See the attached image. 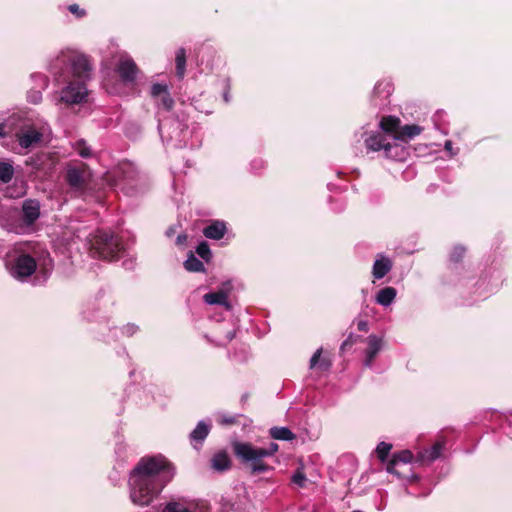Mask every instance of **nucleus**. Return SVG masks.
Segmentation results:
<instances>
[{
  "label": "nucleus",
  "instance_id": "nucleus-1",
  "mask_svg": "<svg viewBox=\"0 0 512 512\" xmlns=\"http://www.w3.org/2000/svg\"><path fill=\"white\" fill-rule=\"evenodd\" d=\"M174 475V467L162 455L141 458L129 475L131 501L139 506L149 505Z\"/></svg>",
  "mask_w": 512,
  "mask_h": 512
},
{
  "label": "nucleus",
  "instance_id": "nucleus-2",
  "mask_svg": "<svg viewBox=\"0 0 512 512\" xmlns=\"http://www.w3.org/2000/svg\"><path fill=\"white\" fill-rule=\"evenodd\" d=\"M52 70L64 79L71 74L77 79L76 81L84 82L89 77L91 65L85 55L75 51H65L55 59Z\"/></svg>",
  "mask_w": 512,
  "mask_h": 512
},
{
  "label": "nucleus",
  "instance_id": "nucleus-3",
  "mask_svg": "<svg viewBox=\"0 0 512 512\" xmlns=\"http://www.w3.org/2000/svg\"><path fill=\"white\" fill-rule=\"evenodd\" d=\"M89 243L90 253L94 258L115 261L125 252L120 237L109 231L98 230Z\"/></svg>",
  "mask_w": 512,
  "mask_h": 512
},
{
  "label": "nucleus",
  "instance_id": "nucleus-4",
  "mask_svg": "<svg viewBox=\"0 0 512 512\" xmlns=\"http://www.w3.org/2000/svg\"><path fill=\"white\" fill-rule=\"evenodd\" d=\"M234 454L243 463L249 465L252 474L264 473L270 470V466L264 462V456L260 447L248 442H235L232 445Z\"/></svg>",
  "mask_w": 512,
  "mask_h": 512
},
{
  "label": "nucleus",
  "instance_id": "nucleus-5",
  "mask_svg": "<svg viewBox=\"0 0 512 512\" xmlns=\"http://www.w3.org/2000/svg\"><path fill=\"white\" fill-rule=\"evenodd\" d=\"M368 150H383L387 158L403 161L406 157L404 147L396 142V138L383 132H375L365 139Z\"/></svg>",
  "mask_w": 512,
  "mask_h": 512
},
{
  "label": "nucleus",
  "instance_id": "nucleus-6",
  "mask_svg": "<svg viewBox=\"0 0 512 512\" xmlns=\"http://www.w3.org/2000/svg\"><path fill=\"white\" fill-rule=\"evenodd\" d=\"M115 186L127 195H134L139 181V175L133 164L121 163L114 172Z\"/></svg>",
  "mask_w": 512,
  "mask_h": 512
},
{
  "label": "nucleus",
  "instance_id": "nucleus-7",
  "mask_svg": "<svg viewBox=\"0 0 512 512\" xmlns=\"http://www.w3.org/2000/svg\"><path fill=\"white\" fill-rule=\"evenodd\" d=\"M162 512H210V509L204 501L179 497L168 501Z\"/></svg>",
  "mask_w": 512,
  "mask_h": 512
},
{
  "label": "nucleus",
  "instance_id": "nucleus-8",
  "mask_svg": "<svg viewBox=\"0 0 512 512\" xmlns=\"http://www.w3.org/2000/svg\"><path fill=\"white\" fill-rule=\"evenodd\" d=\"M88 96L85 83L82 81H69L68 85L62 89L60 100L67 104L82 103Z\"/></svg>",
  "mask_w": 512,
  "mask_h": 512
},
{
  "label": "nucleus",
  "instance_id": "nucleus-9",
  "mask_svg": "<svg viewBox=\"0 0 512 512\" xmlns=\"http://www.w3.org/2000/svg\"><path fill=\"white\" fill-rule=\"evenodd\" d=\"M36 267L37 264L33 257L28 254H21L15 259L10 273L14 278L23 280L31 276L35 272Z\"/></svg>",
  "mask_w": 512,
  "mask_h": 512
},
{
  "label": "nucleus",
  "instance_id": "nucleus-10",
  "mask_svg": "<svg viewBox=\"0 0 512 512\" xmlns=\"http://www.w3.org/2000/svg\"><path fill=\"white\" fill-rule=\"evenodd\" d=\"M41 138L42 134L37 129L30 126L23 127L17 133L19 145L24 149H28L35 146L41 141Z\"/></svg>",
  "mask_w": 512,
  "mask_h": 512
},
{
  "label": "nucleus",
  "instance_id": "nucleus-11",
  "mask_svg": "<svg viewBox=\"0 0 512 512\" xmlns=\"http://www.w3.org/2000/svg\"><path fill=\"white\" fill-rule=\"evenodd\" d=\"M40 216V203L34 199H27L22 205V221L25 226H32Z\"/></svg>",
  "mask_w": 512,
  "mask_h": 512
},
{
  "label": "nucleus",
  "instance_id": "nucleus-12",
  "mask_svg": "<svg viewBox=\"0 0 512 512\" xmlns=\"http://www.w3.org/2000/svg\"><path fill=\"white\" fill-rule=\"evenodd\" d=\"M87 172L84 168L71 166L66 172V181L73 189L80 190L86 182Z\"/></svg>",
  "mask_w": 512,
  "mask_h": 512
},
{
  "label": "nucleus",
  "instance_id": "nucleus-13",
  "mask_svg": "<svg viewBox=\"0 0 512 512\" xmlns=\"http://www.w3.org/2000/svg\"><path fill=\"white\" fill-rule=\"evenodd\" d=\"M413 454L409 450H403L398 453H395L392 459L387 464V471L391 474H394L398 477H401V473L397 470V466L399 464H408L412 461Z\"/></svg>",
  "mask_w": 512,
  "mask_h": 512
},
{
  "label": "nucleus",
  "instance_id": "nucleus-14",
  "mask_svg": "<svg viewBox=\"0 0 512 512\" xmlns=\"http://www.w3.org/2000/svg\"><path fill=\"white\" fill-rule=\"evenodd\" d=\"M118 73L125 82H132L136 78L137 66L130 58L121 59L118 64Z\"/></svg>",
  "mask_w": 512,
  "mask_h": 512
},
{
  "label": "nucleus",
  "instance_id": "nucleus-15",
  "mask_svg": "<svg viewBox=\"0 0 512 512\" xmlns=\"http://www.w3.org/2000/svg\"><path fill=\"white\" fill-rule=\"evenodd\" d=\"M445 446V440L439 439L431 448L424 449L419 452L418 459L421 462L431 463L441 456L442 450Z\"/></svg>",
  "mask_w": 512,
  "mask_h": 512
},
{
  "label": "nucleus",
  "instance_id": "nucleus-16",
  "mask_svg": "<svg viewBox=\"0 0 512 512\" xmlns=\"http://www.w3.org/2000/svg\"><path fill=\"white\" fill-rule=\"evenodd\" d=\"M367 343L368 347L366 350V359L364 361V365L366 367H371L376 355L382 348V339L376 335H370L367 338Z\"/></svg>",
  "mask_w": 512,
  "mask_h": 512
},
{
  "label": "nucleus",
  "instance_id": "nucleus-17",
  "mask_svg": "<svg viewBox=\"0 0 512 512\" xmlns=\"http://www.w3.org/2000/svg\"><path fill=\"white\" fill-rule=\"evenodd\" d=\"M204 301L209 305H222L227 310L231 309V305L228 302V294L226 291L220 290L217 292H211L204 295Z\"/></svg>",
  "mask_w": 512,
  "mask_h": 512
},
{
  "label": "nucleus",
  "instance_id": "nucleus-18",
  "mask_svg": "<svg viewBox=\"0 0 512 512\" xmlns=\"http://www.w3.org/2000/svg\"><path fill=\"white\" fill-rule=\"evenodd\" d=\"M226 233V226L225 223L222 221H214L210 225H208L204 231L203 234L205 237L209 239L219 240L223 238V236Z\"/></svg>",
  "mask_w": 512,
  "mask_h": 512
},
{
  "label": "nucleus",
  "instance_id": "nucleus-19",
  "mask_svg": "<svg viewBox=\"0 0 512 512\" xmlns=\"http://www.w3.org/2000/svg\"><path fill=\"white\" fill-rule=\"evenodd\" d=\"M392 269L390 259L382 257L374 262L372 274L376 279H382Z\"/></svg>",
  "mask_w": 512,
  "mask_h": 512
},
{
  "label": "nucleus",
  "instance_id": "nucleus-20",
  "mask_svg": "<svg viewBox=\"0 0 512 512\" xmlns=\"http://www.w3.org/2000/svg\"><path fill=\"white\" fill-rule=\"evenodd\" d=\"M210 432V424L205 421H200L195 429L190 433V440L192 443H202Z\"/></svg>",
  "mask_w": 512,
  "mask_h": 512
},
{
  "label": "nucleus",
  "instance_id": "nucleus-21",
  "mask_svg": "<svg viewBox=\"0 0 512 512\" xmlns=\"http://www.w3.org/2000/svg\"><path fill=\"white\" fill-rule=\"evenodd\" d=\"M397 291L393 287H385L378 291L376 302L384 307L389 306L395 299Z\"/></svg>",
  "mask_w": 512,
  "mask_h": 512
},
{
  "label": "nucleus",
  "instance_id": "nucleus-22",
  "mask_svg": "<svg viewBox=\"0 0 512 512\" xmlns=\"http://www.w3.org/2000/svg\"><path fill=\"white\" fill-rule=\"evenodd\" d=\"M211 465L214 470L225 471L230 468L231 461L226 452L220 451L213 456Z\"/></svg>",
  "mask_w": 512,
  "mask_h": 512
},
{
  "label": "nucleus",
  "instance_id": "nucleus-23",
  "mask_svg": "<svg viewBox=\"0 0 512 512\" xmlns=\"http://www.w3.org/2000/svg\"><path fill=\"white\" fill-rule=\"evenodd\" d=\"M270 436L276 440L291 441L295 439V434L287 427H272Z\"/></svg>",
  "mask_w": 512,
  "mask_h": 512
},
{
  "label": "nucleus",
  "instance_id": "nucleus-24",
  "mask_svg": "<svg viewBox=\"0 0 512 512\" xmlns=\"http://www.w3.org/2000/svg\"><path fill=\"white\" fill-rule=\"evenodd\" d=\"M422 131V128L418 125H405L401 128L399 134L396 138L397 140H407L412 139L415 136L419 135Z\"/></svg>",
  "mask_w": 512,
  "mask_h": 512
},
{
  "label": "nucleus",
  "instance_id": "nucleus-25",
  "mask_svg": "<svg viewBox=\"0 0 512 512\" xmlns=\"http://www.w3.org/2000/svg\"><path fill=\"white\" fill-rule=\"evenodd\" d=\"M399 124H400L399 118L394 117V116L383 117L380 121V127L382 129V132L388 133V135H390V133L396 131L397 128L399 127Z\"/></svg>",
  "mask_w": 512,
  "mask_h": 512
},
{
  "label": "nucleus",
  "instance_id": "nucleus-26",
  "mask_svg": "<svg viewBox=\"0 0 512 512\" xmlns=\"http://www.w3.org/2000/svg\"><path fill=\"white\" fill-rule=\"evenodd\" d=\"M184 267L189 272H203L205 271L204 264L192 252L184 262Z\"/></svg>",
  "mask_w": 512,
  "mask_h": 512
},
{
  "label": "nucleus",
  "instance_id": "nucleus-27",
  "mask_svg": "<svg viewBox=\"0 0 512 512\" xmlns=\"http://www.w3.org/2000/svg\"><path fill=\"white\" fill-rule=\"evenodd\" d=\"M176 74L179 78H183L186 71V51L184 48H179L176 52Z\"/></svg>",
  "mask_w": 512,
  "mask_h": 512
},
{
  "label": "nucleus",
  "instance_id": "nucleus-28",
  "mask_svg": "<svg viewBox=\"0 0 512 512\" xmlns=\"http://www.w3.org/2000/svg\"><path fill=\"white\" fill-rule=\"evenodd\" d=\"M14 176V167L10 162L0 161V182L9 183Z\"/></svg>",
  "mask_w": 512,
  "mask_h": 512
},
{
  "label": "nucleus",
  "instance_id": "nucleus-29",
  "mask_svg": "<svg viewBox=\"0 0 512 512\" xmlns=\"http://www.w3.org/2000/svg\"><path fill=\"white\" fill-rule=\"evenodd\" d=\"M393 90L392 84L387 81L378 82L374 87V95H378L382 100H387Z\"/></svg>",
  "mask_w": 512,
  "mask_h": 512
},
{
  "label": "nucleus",
  "instance_id": "nucleus-30",
  "mask_svg": "<svg viewBox=\"0 0 512 512\" xmlns=\"http://www.w3.org/2000/svg\"><path fill=\"white\" fill-rule=\"evenodd\" d=\"M74 151L83 158L92 156L90 147L86 144L85 140L79 139L72 144Z\"/></svg>",
  "mask_w": 512,
  "mask_h": 512
},
{
  "label": "nucleus",
  "instance_id": "nucleus-31",
  "mask_svg": "<svg viewBox=\"0 0 512 512\" xmlns=\"http://www.w3.org/2000/svg\"><path fill=\"white\" fill-rule=\"evenodd\" d=\"M322 353V349L319 348L316 350V352L312 355L310 359V368H314L319 364V368L323 370H327L330 367V363L327 362L325 359L320 361V356Z\"/></svg>",
  "mask_w": 512,
  "mask_h": 512
},
{
  "label": "nucleus",
  "instance_id": "nucleus-32",
  "mask_svg": "<svg viewBox=\"0 0 512 512\" xmlns=\"http://www.w3.org/2000/svg\"><path fill=\"white\" fill-rule=\"evenodd\" d=\"M240 414H226V413H218L217 414V421L221 425H234L238 423V418L241 417Z\"/></svg>",
  "mask_w": 512,
  "mask_h": 512
},
{
  "label": "nucleus",
  "instance_id": "nucleus-33",
  "mask_svg": "<svg viewBox=\"0 0 512 512\" xmlns=\"http://www.w3.org/2000/svg\"><path fill=\"white\" fill-rule=\"evenodd\" d=\"M392 449V445L386 442H380L377 445L376 453L380 461H386L390 450Z\"/></svg>",
  "mask_w": 512,
  "mask_h": 512
},
{
  "label": "nucleus",
  "instance_id": "nucleus-34",
  "mask_svg": "<svg viewBox=\"0 0 512 512\" xmlns=\"http://www.w3.org/2000/svg\"><path fill=\"white\" fill-rule=\"evenodd\" d=\"M196 253L205 261H209L212 255L206 242H202L197 246Z\"/></svg>",
  "mask_w": 512,
  "mask_h": 512
},
{
  "label": "nucleus",
  "instance_id": "nucleus-35",
  "mask_svg": "<svg viewBox=\"0 0 512 512\" xmlns=\"http://www.w3.org/2000/svg\"><path fill=\"white\" fill-rule=\"evenodd\" d=\"M158 99H159V103L164 107V109H166V110L172 109V107L174 105V101L171 98L168 91L165 92L163 95L159 96Z\"/></svg>",
  "mask_w": 512,
  "mask_h": 512
},
{
  "label": "nucleus",
  "instance_id": "nucleus-36",
  "mask_svg": "<svg viewBox=\"0 0 512 512\" xmlns=\"http://www.w3.org/2000/svg\"><path fill=\"white\" fill-rule=\"evenodd\" d=\"M28 101L32 104H38L42 100V93L39 89H31L27 95Z\"/></svg>",
  "mask_w": 512,
  "mask_h": 512
},
{
  "label": "nucleus",
  "instance_id": "nucleus-37",
  "mask_svg": "<svg viewBox=\"0 0 512 512\" xmlns=\"http://www.w3.org/2000/svg\"><path fill=\"white\" fill-rule=\"evenodd\" d=\"M167 91H168V88L164 84L156 83V84H153V86L151 87V95L154 98H158L159 96L163 95Z\"/></svg>",
  "mask_w": 512,
  "mask_h": 512
},
{
  "label": "nucleus",
  "instance_id": "nucleus-38",
  "mask_svg": "<svg viewBox=\"0 0 512 512\" xmlns=\"http://www.w3.org/2000/svg\"><path fill=\"white\" fill-rule=\"evenodd\" d=\"M260 448L262 449L264 456L271 457L278 451L279 446L277 443L270 442L268 446Z\"/></svg>",
  "mask_w": 512,
  "mask_h": 512
},
{
  "label": "nucleus",
  "instance_id": "nucleus-39",
  "mask_svg": "<svg viewBox=\"0 0 512 512\" xmlns=\"http://www.w3.org/2000/svg\"><path fill=\"white\" fill-rule=\"evenodd\" d=\"M306 480L305 474L300 470H297L292 477L293 483L299 487H304Z\"/></svg>",
  "mask_w": 512,
  "mask_h": 512
},
{
  "label": "nucleus",
  "instance_id": "nucleus-40",
  "mask_svg": "<svg viewBox=\"0 0 512 512\" xmlns=\"http://www.w3.org/2000/svg\"><path fill=\"white\" fill-rule=\"evenodd\" d=\"M465 253V248L462 247V246H456L454 247L452 253H451V260L454 261V262H458L464 255Z\"/></svg>",
  "mask_w": 512,
  "mask_h": 512
},
{
  "label": "nucleus",
  "instance_id": "nucleus-41",
  "mask_svg": "<svg viewBox=\"0 0 512 512\" xmlns=\"http://www.w3.org/2000/svg\"><path fill=\"white\" fill-rule=\"evenodd\" d=\"M32 77H33V79H35L38 88L44 89L47 87L48 79L45 75L36 74V75H33Z\"/></svg>",
  "mask_w": 512,
  "mask_h": 512
},
{
  "label": "nucleus",
  "instance_id": "nucleus-42",
  "mask_svg": "<svg viewBox=\"0 0 512 512\" xmlns=\"http://www.w3.org/2000/svg\"><path fill=\"white\" fill-rule=\"evenodd\" d=\"M69 11L73 14H75L77 17L84 16L85 12L84 10L80 9L77 4H72L68 7Z\"/></svg>",
  "mask_w": 512,
  "mask_h": 512
},
{
  "label": "nucleus",
  "instance_id": "nucleus-43",
  "mask_svg": "<svg viewBox=\"0 0 512 512\" xmlns=\"http://www.w3.org/2000/svg\"><path fill=\"white\" fill-rule=\"evenodd\" d=\"M138 330V327L134 324H128L123 328V333L132 336L136 331Z\"/></svg>",
  "mask_w": 512,
  "mask_h": 512
},
{
  "label": "nucleus",
  "instance_id": "nucleus-44",
  "mask_svg": "<svg viewBox=\"0 0 512 512\" xmlns=\"http://www.w3.org/2000/svg\"><path fill=\"white\" fill-rule=\"evenodd\" d=\"M187 241V235L186 234H179L176 238V244L181 246L184 245Z\"/></svg>",
  "mask_w": 512,
  "mask_h": 512
},
{
  "label": "nucleus",
  "instance_id": "nucleus-45",
  "mask_svg": "<svg viewBox=\"0 0 512 512\" xmlns=\"http://www.w3.org/2000/svg\"><path fill=\"white\" fill-rule=\"evenodd\" d=\"M357 327H358V330H360V331L368 330V324L365 321H359Z\"/></svg>",
  "mask_w": 512,
  "mask_h": 512
},
{
  "label": "nucleus",
  "instance_id": "nucleus-46",
  "mask_svg": "<svg viewBox=\"0 0 512 512\" xmlns=\"http://www.w3.org/2000/svg\"><path fill=\"white\" fill-rule=\"evenodd\" d=\"M445 150L450 152V154H455L454 152H452V142L450 140H447L445 142Z\"/></svg>",
  "mask_w": 512,
  "mask_h": 512
},
{
  "label": "nucleus",
  "instance_id": "nucleus-47",
  "mask_svg": "<svg viewBox=\"0 0 512 512\" xmlns=\"http://www.w3.org/2000/svg\"><path fill=\"white\" fill-rule=\"evenodd\" d=\"M174 233H175V230H174L173 227L168 228L167 231H166V235L168 237H171Z\"/></svg>",
  "mask_w": 512,
  "mask_h": 512
},
{
  "label": "nucleus",
  "instance_id": "nucleus-48",
  "mask_svg": "<svg viewBox=\"0 0 512 512\" xmlns=\"http://www.w3.org/2000/svg\"><path fill=\"white\" fill-rule=\"evenodd\" d=\"M234 338V332H228L227 333V340L230 341Z\"/></svg>",
  "mask_w": 512,
  "mask_h": 512
},
{
  "label": "nucleus",
  "instance_id": "nucleus-49",
  "mask_svg": "<svg viewBox=\"0 0 512 512\" xmlns=\"http://www.w3.org/2000/svg\"><path fill=\"white\" fill-rule=\"evenodd\" d=\"M254 164H259V167H263V161H262V160L254 161V162L252 163V165L254 166Z\"/></svg>",
  "mask_w": 512,
  "mask_h": 512
},
{
  "label": "nucleus",
  "instance_id": "nucleus-50",
  "mask_svg": "<svg viewBox=\"0 0 512 512\" xmlns=\"http://www.w3.org/2000/svg\"><path fill=\"white\" fill-rule=\"evenodd\" d=\"M3 129H4V124H0V137L4 136Z\"/></svg>",
  "mask_w": 512,
  "mask_h": 512
},
{
  "label": "nucleus",
  "instance_id": "nucleus-51",
  "mask_svg": "<svg viewBox=\"0 0 512 512\" xmlns=\"http://www.w3.org/2000/svg\"><path fill=\"white\" fill-rule=\"evenodd\" d=\"M347 344H348V342H347V341H344V342L342 343V345H341V349H342V350H344Z\"/></svg>",
  "mask_w": 512,
  "mask_h": 512
}]
</instances>
